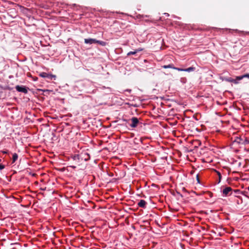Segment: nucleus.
<instances>
[{
	"instance_id": "obj_1",
	"label": "nucleus",
	"mask_w": 249,
	"mask_h": 249,
	"mask_svg": "<svg viewBox=\"0 0 249 249\" xmlns=\"http://www.w3.org/2000/svg\"><path fill=\"white\" fill-rule=\"evenodd\" d=\"M84 42L86 44H95V43H98L100 44L102 46H105L106 44V43L103 41H100L96 40V39H93V38H85L84 39Z\"/></svg>"
},
{
	"instance_id": "obj_2",
	"label": "nucleus",
	"mask_w": 249,
	"mask_h": 249,
	"mask_svg": "<svg viewBox=\"0 0 249 249\" xmlns=\"http://www.w3.org/2000/svg\"><path fill=\"white\" fill-rule=\"evenodd\" d=\"M132 123L130 124V126L132 128L136 127L139 124H140L139 119L135 117H132L131 119Z\"/></svg>"
},
{
	"instance_id": "obj_3",
	"label": "nucleus",
	"mask_w": 249,
	"mask_h": 249,
	"mask_svg": "<svg viewBox=\"0 0 249 249\" xmlns=\"http://www.w3.org/2000/svg\"><path fill=\"white\" fill-rule=\"evenodd\" d=\"M15 89L18 92H22L25 94H26L28 92V89L27 88L24 86L17 85L16 86Z\"/></svg>"
},
{
	"instance_id": "obj_4",
	"label": "nucleus",
	"mask_w": 249,
	"mask_h": 249,
	"mask_svg": "<svg viewBox=\"0 0 249 249\" xmlns=\"http://www.w3.org/2000/svg\"><path fill=\"white\" fill-rule=\"evenodd\" d=\"M232 189L231 187H226L223 190V194L225 196H231L232 194Z\"/></svg>"
},
{
	"instance_id": "obj_5",
	"label": "nucleus",
	"mask_w": 249,
	"mask_h": 249,
	"mask_svg": "<svg viewBox=\"0 0 249 249\" xmlns=\"http://www.w3.org/2000/svg\"><path fill=\"white\" fill-rule=\"evenodd\" d=\"M90 159V156L89 155V154L87 153H84V154H81V160H85V161H87L88 160H89Z\"/></svg>"
},
{
	"instance_id": "obj_6",
	"label": "nucleus",
	"mask_w": 249,
	"mask_h": 249,
	"mask_svg": "<svg viewBox=\"0 0 249 249\" xmlns=\"http://www.w3.org/2000/svg\"><path fill=\"white\" fill-rule=\"evenodd\" d=\"M177 70H178V71H181L191 72V71H194L195 70V68L194 67H191L187 69L179 68V69H177Z\"/></svg>"
},
{
	"instance_id": "obj_7",
	"label": "nucleus",
	"mask_w": 249,
	"mask_h": 249,
	"mask_svg": "<svg viewBox=\"0 0 249 249\" xmlns=\"http://www.w3.org/2000/svg\"><path fill=\"white\" fill-rule=\"evenodd\" d=\"M146 202L144 200H141L138 203V205L141 208H145Z\"/></svg>"
},
{
	"instance_id": "obj_8",
	"label": "nucleus",
	"mask_w": 249,
	"mask_h": 249,
	"mask_svg": "<svg viewBox=\"0 0 249 249\" xmlns=\"http://www.w3.org/2000/svg\"><path fill=\"white\" fill-rule=\"evenodd\" d=\"M142 50V49L139 48L138 49L135 50L134 51H130L128 52L127 54L128 56L130 55H134L136 54L138 52H140Z\"/></svg>"
},
{
	"instance_id": "obj_9",
	"label": "nucleus",
	"mask_w": 249,
	"mask_h": 249,
	"mask_svg": "<svg viewBox=\"0 0 249 249\" xmlns=\"http://www.w3.org/2000/svg\"><path fill=\"white\" fill-rule=\"evenodd\" d=\"M162 67L164 69L171 68V69L176 70H177V69H179V68L175 67L174 66V65L172 64H170L168 65H164V66H162Z\"/></svg>"
},
{
	"instance_id": "obj_10",
	"label": "nucleus",
	"mask_w": 249,
	"mask_h": 249,
	"mask_svg": "<svg viewBox=\"0 0 249 249\" xmlns=\"http://www.w3.org/2000/svg\"><path fill=\"white\" fill-rule=\"evenodd\" d=\"M39 75L41 77L46 78L49 79V76H50V74L42 72L40 73Z\"/></svg>"
},
{
	"instance_id": "obj_11",
	"label": "nucleus",
	"mask_w": 249,
	"mask_h": 249,
	"mask_svg": "<svg viewBox=\"0 0 249 249\" xmlns=\"http://www.w3.org/2000/svg\"><path fill=\"white\" fill-rule=\"evenodd\" d=\"M72 159L74 160L77 161L78 162L81 161V154L75 155Z\"/></svg>"
},
{
	"instance_id": "obj_12",
	"label": "nucleus",
	"mask_w": 249,
	"mask_h": 249,
	"mask_svg": "<svg viewBox=\"0 0 249 249\" xmlns=\"http://www.w3.org/2000/svg\"><path fill=\"white\" fill-rule=\"evenodd\" d=\"M237 80H238L236 79H232V78H231V77L227 78L226 79V81L230 82H233V83H234V84H236L238 83V82H237Z\"/></svg>"
},
{
	"instance_id": "obj_13",
	"label": "nucleus",
	"mask_w": 249,
	"mask_h": 249,
	"mask_svg": "<svg viewBox=\"0 0 249 249\" xmlns=\"http://www.w3.org/2000/svg\"><path fill=\"white\" fill-rule=\"evenodd\" d=\"M245 77L249 78V74H244V75H242V76H237L236 77V79H237L238 80H242L243 78H245Z\"/></svg>"
},
{
	"instance_id": "obj_14",
	"label": "nucleus",
	"mask_w": 249,
	"mask_h": 249,
	"mask_svg": "<svg viewBox=\"0 0 249 249\" xmlns=\"http://www.w3.org/2000/svg\"><path fill=\"white\" fill-rule=\"evenodd\" d=\"M18 155L16 153H14L13 155V157H12V162L14 163L18 159Z\"/></svg>"
},
{
	"instance_id": "obj_15",
	"label": "nucleus",
	"mask_w": 249,
	"mask_h": 249,
	"mask_svg": "<svg viewBox=\"0 0 249 249\" xmlns=\"http://www.w3.org/2000/svg\"><path fill=\"white\" fill-rule=\"evenodd\" d=\"M241 144L244 145L249 144V139H248L247 138H245V139L243 140V142H241Z\"/></svg>"
},
{
	"instance_id": "obj_16",
	"label": "nucleus",
	"mask_w": 249,
	"mask_h": 249,
	"mask_svg": "<svg viewBox=\"0 0 249 249\" xmlns=\"http://www.w3.org/2000/svg\"><path fill=\"white\" fill-rule=\"evenodd\" d=\"M243 140L244 139H243L241 137H237L236 139H235V141L236 142H238V143L241 144V142H243Z\"/></svg>"
},
{
	"instance_id": "obj_17",
	"label": "nucleus",
	"mask_w": 249,
	"mask_h": 249,
	"mask_svg": "<svg viewBox=\"0 0 249 249\" xmlns=\"http://www.w3.org/2000/svg\"><path fill=\"white\" fill-rule=\"evenodd\" d=\"M215 171L216 172L217 175L218 176V178H219V182H220V180H221V178H222L221 174H220V173L219 172H218L217 171L215 170Z\"/></svg>"
},
{
	"instance_id": "obj_18",
	"label": "nucleus",
	"mask_w": 249,
	"mask_h": 249,
	"mask_svg": "<svg viewBox=\"0 0 249 249\" xmlns=\"http://www.w3.org/2000/svg\"><path fill=\"white\" fill-rule=\"evenodd\" d=\"M56 76L55 75L50 74V76H49V79L52 80V79H55Z\"/></svg>"
},
{
	"instance_id": "obj_19",
	"label": "nucleus",
	"mask_w": 249,
	"mask_h": 249,
	"mask_svg": "<svg viewBox=\"0 0 249 249\" xmlns=\"http://www.w3.org/2000/svg\"><path fill=\"white\" fill-rule=\"evenodd\" d=\"M5 167V166L3 164H0V170L3 169Z\"/></svg>"
},
{
	"instance_id": "obj_20",
	"label": "nucleus",
	"mask_w": 249,
	"mask_h": 249,
	"mask_svg": "<svg viewBox=\"0 0 249 249\" xmlns=\"http://www.w3.org/2000/svg\"><path fill=\"white\" fill-rule=\"evenodd\" d=\"M2 152L3 153V154H7L8 151H2Z\"/></svg>"
},
{
	"instance_id": "obj_21",
	"label": "nucleus",
	"mask_w": 249,
	"mask_h": 249,
	"mask_svg": "<svg viewBox=\"0 0 249 249\" xmlns=\"http://www.w3.org/2000/svg\"><path fill=\"white\" fill-rule=\"evenodd\" d=\"M197 180L198 181V182H199V178H198V176L197 175Z\"/></svg>"
},
{
	"instance_id": "obj_22",
	"label": "nucleus",
	"mask_w": 249,
	"mask_h": 249,
	"mask_svg": "<svg viewBox=\"0 0 249 249\" xmlns=\"http://www.w3.org/2000/svg\"><path fill=\"white\" fill-rule=\"evenodd\" d=\"M235 193L239 192V191L238 190H236L234 191Z\"/></svg>"
},
{
	"instance_id": "obj_23",
	"label": "nucleus",
	"mask_w": 249,
	"mask_h": 249,
	"mask_svg": "<svg viewBox=\"0 0 249 249\" xmlns=\"http://www.w3.org/2000/svg\"><path fill=\"white\" fill-rule=\"evenodd\" d=\"M227 168L228 169V170H229V173H230V172L231 169H230V168H228V167H227Z\"/></svg>"
},
{
	"instance_id": "obj_24",
	"label": "nucleus",
	"mask_w": 249,
	"mask_h": 249,
	"mask_svg": "<svg viewBox=\"0 0 249 249\" xmlns=\"http://www.w3.org/2000/svg\"><path fill=\"white\" fill-rule=\"evenodd\" d=\"M73 168H75L76 167L75 166H71Z\"/></svg>"
},
{
	"instance_id": "obj_25",
	"label": "nucleus",
	"mask_w": 249,
	"mask_h": 249,
	"mask_svg": "<svg viewBox=\"0 0 249 249\" xmlns=\"http://www.w3.org/2000/svg\"><path fill=\"white\" fill-rule=\"evenodd\" d=\"M37 79V77H36V78H35V80H36Z\"/></svg>"
},
{
	"instance_id": "obj_26",
	"label": "nucleus",
	"mask_w": 249,
	"mask_h": 249,
	"mask_svg": "<svg viewBox=\"0 0 249 249\" xmlns=\"http://www.w3.org/2000/svg\"><path fill=\"white\" fill-rule=\"evenodd\" d=\"M37 79V77H36V78H35V80H36Z\"/></svg>"
},
{
	"instance_id": "obj_27",
	"label": "nucleus",
	"mask_w": 249,
	"mask_h": 249,
	"mask_svg": "<svg viewBox=\"0 0 249 249\" xmlns=\"http://www.w3.org/2000/svg\"><path fill=\"white\" fill-rule=\"evenodd\" d=\"M248 189L249 191V186L248 187Z\"/></svg>"
}]
</instances>
